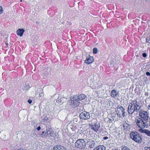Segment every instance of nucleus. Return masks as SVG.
<instances>
[{
  "label": "nucleus",
  "mask_w": 150,
  "mask_h": 150,
  "mask_svg": "<svg viewBox=\"0 0 150 150\" xmlns=\"http://www.w3.org/2000/svg\"><path fill=\"white\" fill-rule=\"evenodd\" d=\"M122 150H130L128 148L125 146H122L121 147Z\"/></svg>",
  "instance_id": "aec40b11"
},
{
  "label": "nucleus",
  "mask_w": 150,
  "mask_h": 150,
  "mask_svg": "<svg viewBox=\"0 0 150 150\" xmlns=\"http://www.w3.org/2000/svg\"><path fill=\"white\" fill-rule=\"evenodd\" d=\"M132 139L136 142L140 143L142 140V137L139 134L136 132H132Z\"/></svg>",
  "instance_id": "7ed1b4c3"
},
{
  "label": "nucleus",
  "mask_w": 150,
  "mask_h": 150,
  "mask_svg": "<svg viewBox=\"0 0 150 150\" xmlns=\"http://www.w3.org/2000/svg\"><path fill=\"white\" fill-rule=\"evenodd\" d=\"M50 11H48V12L49 13V12H50Z\"/></svg>",
  "instance_id": "58836bf2"
},
{
  "label": "nucleus",
  "mask_w": 150,
  "mask_h": 150,
  "mask_svg": "<svg viewBox=\"0 0 150 150\" xmlns=\"http://www.w3.org/2000/svg\"><path fill=\"white\" fill-rule=\"evenodd\" d=\"M129 137H130L131 138V132L129 134Z\"/></svg>",
  "instance_id": "e433bc0d"
},
{
  "label": "nucleus",
  "mask_w": 150,
  "mask_h": 150,
  "mask_svg": "<svg viewBox=\"0 0 150 150\" xmlns=\"http://www.w3.org/2000/svg\"><path fill=\"white\" fill-rule=\"evenodd\" d=\"M51 130H52L51 128H48L47 129H46V131H47V132H50V131Z\"/></svg>",
  "instance_id": "bb28decb"
},
{
  "label": "nucleus",
  "mask_w": 150,
  "mask_h": 150,
  "mask_svg": "<svg viewBox=\"0 0 150 150\" xmlns=\"http://www.w3.org/2000/svg\"><path fill=\"white\" fill-rule=\"evenodd\" d=\"M79 117L81 119L85 120L88 119L90 118V115L88 112H83L80 113Z\"/></svg>",
  "instance_id": "20e7f679"
},
{
  "label": "nucleus",
  "mask_w": 150,
  "mask_h": 150,
  "mask_svg": "<svg viewBox=\"0 0 150 150\" xmlns=\"http://www.w3.org/2000/svg\"><path fill=\"white\" fill-rule=\"evenodd\" d=\"M129 15H129V14L128 15V17L129 16Z\"/></svg>",
  "instance_id": "a19ab883"
},
{
  "label": "nucleus",
  "mask_w": 150,
  "mask_h": 150,
  "mask_svg": "<svg viewBox=\"0 0 150 150\" xmlns=\"http://www.w3.org/2000/svg\"><path fill=\"white\" fill-rule=\"evenodd\" d=\"M146 42L147 43H148L149 46L150 47V39L149 38H146Z\"/></svg>",
  "instance_id": "412c9836"
},
{
  "label": "nucleus",
  "mask_w": 150,
  "mask_h": 150,
  "mask_svg": "<svg viewBox=\"0 0 150 150\" xmlns=\"http://www.w3.org/2000/svg\"><path fill=\"white\" fill-rule=\"evenodd\" d=\"M139 115L144 120H148L149 117L148 113L147 111H141L139 113Z\"/></svg>",
  "instance_id": "423d86ee"
},
{
  "label": "nucleus",
  "mask_w": 150,
  "mask_h": 150,
  "mask_svg": "<svg viewBox=\"0 0 150 150\" xmlns=\"http://www.w3.org/2000/svg\"><path fill=\"white\" fill-rule=\"evenodd\" d=\"M115 150H117V149L116 150V149H115Z\"/></svg>",
  "instance_id": "79ce46f5"
},
{
  "label": "nucleus",
  "mask_w": 150,
  "mask_h": 150,
  "mask_svg": "<svg viewBox=\"0 0 150 150\" xmlns=\"http://www.w3.org/2000/svg\"><path fill=\"white\" fill-rule=\"evenodd\" d=\"M41 129V127H40V126H39L37 128V130H38V131H39Z\"/></svg>",
  "instance_id": "f704fd0d"
},
{
  "label": "nucleus",
  "mask_w": 150,
  "mask_h": 150,
  "mask_svg": "<svg viewBox=\"0 0 150 150\" xmlns=\"http://www.w3.org/2000/svg\"><path fill=\"white\" fill-rule=\"evenodd\" d=\"M72 99H74V107H76L79 105L80 103L78 101L79 100H77V99L76 98V96H73L72 98Z\"/></svg>",
  "instance_id": "ddd939ff"
},
{
  "label": "nucleus",
  "mask_w": 150,
  "mask_h": 150,
  "mask_svg": "<svg viewBox=\"0 0 150 150\" xmlns=\"http://www.w3.org/2000/svg\"><path fill=\"white\" fill-rule=\"evenodd\" d=\"M74 99H72V100H69V105H71L72 106H73L74 107Z\"/></svg>",
  "instance_id": "6ab92c4d"
},
{
  "label": "nucleus",
  "mask_w": 150,
  "mask_h": 150,
  "mask_svg": "<svg viewBox=\"0 0 150 150\" xmlns=\"http://www.w3.org/2000/svg\"><path fill=\"white\" fill-rule=\"evenodd\" d=\"M86 97V96L84 94H81L78 96H76V98L79 100H81L84 99Z\"/></svg>",
  "instance_id": "4468645a"
},
{
  "label": "nucleus",
  "mask_w": 150,
  "mask_h": 150,
  "mask_svg": "<svg viewBox=\"0 0 150 150\" xmlns=\"http://www.w3.org/2000/svg\"><path fill=\"white\" fill-rule=\"evenodd\" d=\"M90 127L94 131L97 132L100 127V125L99 123H96L94 125H91Z\"/></svg>",
  "instance_id": "6e6552de"
},
{
  "label": "nucleus",
  "mask_w": 150,
  "mask_h": 150,
  "mask_svg": "<svg viewBox=\"0 0 150 150\" xmlns=\"http://www.w3.org/2000/svg\"><path fill=\"white\" fill-rule=\"evenodd\" d=\"M128 125V124H127V123H126L125 124H124L123 125V127H124V129H127V130L128 129H127V127L126 128H125V125L126 126L127 125Z\"/></svg>",
  "instance_id": "cd10ccee"
},
{
  "label": "nucleus",
  "mask_w": 150,
  "mask_h": 150,
  "mask_svg": "<svg viewBox=\"0 0 150 150\" xmlns=\"http://www.w3.org/2000/svg\"><path fill=\"white\" fill-rule=\"evenodd\" d=\"M93 61V59L92 57L89 56L87 57L86 59L85 60V62L87 64H89Z\"/></svg>",
  "instance_id": "9b49d317"
},
{
  "label": "nucleus",
  "mask_w": 150,
  "mask_h": 150,
  "mask_svg": "<svg viewBox=\"0 0 150 150\" xmlns=\"http://www.w3.org/2000/svg\"><path fill=\"white\" fill-rule=\"evenodd\" d=\"M132 110L134 109V111L133 112H132V114L135 111L137 112L139 109L140 107L139 106V103H138L137 101L136 100H134L132 102Z\"/></svg>",
  "instance_id": "39448f33"
},
{
  "label": "nucleus",
  "mask_w": 150,
  "mask_h": 150,
  "mask_svg": "<svg viewBox=\"0 0 150 150\" xmlns=\"http://www.w3.org/2000/svg\"><path fill=\"white\" fill-rule=\"evenodd\" d=\"M28 102L29 104H31L32 102V100H31L29 99L28 100Z\"/></svg>",
  "instance_id": "2f4dec72"
},
{
  "label": "nucleus",
  "mask_w": 150,
  "mask_h": 150,
  "mask_svg": "<svg viewBox=\"0 0 150 150\" xmlns=\"http://www.w3.org/2000/svg\"><path fill=\"white\" fill-rule=\"evenodd\" d=\"M139 132L141 133H144L148 136L150 137V131L146 129H139Z\"/></svg>",
  "instance_id": "f8f14e48"
},
{
  "label": "nucleus",
  "mask_w": 150,
  "mask_h": 150,
  "mask_svg": "<svg viewBox=\"0 0 150 150\" xmlns=\"http://www.w3.org/2000/svg\"><path fill=\"white\" fill-rule=\"evenodd\" d=\"M115 111L118 117L123 116L124 117L125 116V109L120 105H119L117 107Z\"/></svg>",
  "instance_id": "f03ea898"
},
{
  "label": "nucleus",
  "mask_w": 150,
  "mask_h": 150,
  "mask_svg": "<svg viewBox=\"0 0 150 150\" xmlns=\"http://www.w3.org/2000/svg\"><path fill=\"white\" fill-rule=\"evenodd\" d=\"M52 150H67L66 148L64 146L60 145H57L54 146Z\"/></svg>",
  "instance_id": "9d476101"
},
{
  "label": "nucleus",
  "mask_w": 150,
  "mask_h": 150,
  "mask_svg": "<svg viewBox=\"0 0 150 150\" xmlns=\"http://www.w3.org/2000/svg\"><path fill=\"white\" fill-rule=\"evenodd\" d=\"M56 101H57V102L58 103H61V100L60 99L58 98L57 100H56Z\"/></svg>",
  "instance_id": "393cba45"
},
{
  "label": "nucleus",
  "mask_w": 150,
  "mask_h": 150,
  "mask_svg": "<svg viewBox=\"0 0 150 150\" xmlns=\"http://www.w3.org/2000/svg\"><path fill=\"white\" fill-rule=\"evenodd\" d=\"M76 147L81 149H84L86 146V144L84 140L83 139H79L77 140L75 143Z\"/></svg>",
  "instance_id": "f257e3e1"
},
{
  "label": "nucleus",
  "mask_w": 150,
  "mask_h": 150,
  "mask_svg": "<svg viewBox=\"0 0 150 150\" xmlns=\"http://www.w3.org/2000/svg\"><path fill=\"white\" fill-rule=\"evenodd\" d=\"M22 1V0H20V1H21V2Z\"/></svg>",
  "instance_id": "ea45409f"
},
{
  "label": "nucleus",
  "mask_w": 150,
  "mask_h": 150,
  "mask_svg": "<svg viewBox=\"0 0 150 150\" xmlns=\"http://www.w3.org/2000/svg\"><path fill=\"white\" fill-rule=\"evenodd\" d=\"M45 134L46 135V137H47L48 135V132H47V131H46V132L45 133Z\"/></svg>",
  "instance_id": "c9c22d12"
},
{
  "label": "nucleus",
  "mask_w": 150,
  "mask_h": 150,
  "mask_svg": "<svg viewBox=\"0 0 150 150\" xmlns=\"http://www.w3.org/2000/svg\"><path fill=\"white\" fill-rule=\"evenodd\" d=\"M97 49L96 48H94L93 49V53L96 54L97 53Z\"/></svg>",
  "instance_id": "5701e85b"
},
{
  "label": "nucleus",
  "mask_w": 150,
  "mask_h": 150,
  "mask_svg": "<svg viewBox=\"0 0 150 150\" xmlns=\"http://www.w3.org/2000/svg\"><path fill=\"white\" fill-rule=\"evenodd\" d=\"M45 132H42V133L40 134V136L42 138H45L47 137L46 135L45 134Z\"/></svg>",
  "instance_id": "4be33fe9"
},
{
  "label": "nucleus",
  "mask_w": 150,
  "mask_h": 150,
  "mask_svg": "<svg viewBox=\"0 0 150 150\" xmlns=\"http://www.w3.org/2000/svg\"><path fill=\"white\" fill-rule=\"evenodd\" d=\"M50 72V69L48 68H45L43 70V78L45 79L49 74Z\"/></svg>",
  "instance_id": "1a4fd4ad"
},
{
  "label": "nucleus",
  "mask_w": 150,
  "mask_h": 150,
  "mask_svg": "<svg viewBox=\"0 0 150 150\" xmlns=\"http://www.w3.org/2000/svg\"><path fill=\"white\" fill-rule=\"evenodd\" d=\"M128 111L129 110V109H130V110L131 109V105H130L129 104V106H128Z\"/></svg>",
  "instance_id": "473e14b6"
},
{
  "label": "nucleus",
  "mask_w": 150,
  "mask_h": 150,
  "mask_svg": "<svg viewBox=\"0 0 150 150\" xmlns=\"http://www.w3.org/2000/svg\"><path fill=\"white\" fill-rule=\"evenodd\" d=\"M17 150H23V149H22V148H21L20 149H19Z\"/></svg>",
  "instance_id": "4c0bfd02"
},
{
  "label": "nucleus",
  "mask_w": 150,
  "mask_h": 150,
  "mask_svg": "<svg viewBox=\"0 0 150 150\" xmlns=\"http://www.w3.org/2000/svg\"><path fill=\"white\" fill-rule=\"evenodd\" d=\"M3 9L2 7L0 6V14H1L3 12Z\"/></svg>",
  "instance_id": "b1692460"
},
{
  "label": "nucleus",
  "mask_w": 150,
  "mask_h": 150,
  "mask_svg": "<svg viewBox=\"0 0 150 150\" xmlns=\"http://www.w3.org/2000/svg\"><path fill=\"white\" fill-rule=\"evenodd\" d=\"M142 56L144 57H146L147 56V54L146 53H144L142 54Z\"/></svg>",
  "instance_id": "c85d7f7f"
},
{
  "label": "nucleus",
  "mask_w": 150,
  "mask_h": 150,
  "mask_svg": "<svg viewBox=\"0 0 150 150\" xmlns=\"http://www.w3.org/2000/svg\"><path fill=\"white\" fill-rule=\"evenodd\" d=\"M117 94L118 93L116 90H113L111 91V96L113 98H115L117 97Z\"/></svg>",
  "instance_id": "f3484780"
},
{
  "label": "nucleus",
  "mask_w": 150,
  "mask_h": 150,
  "mask_svg": "<svg viewBox=\"0 0 150 150\" xmlns=\"http://www.w3.org/2000/svg\"><path fill=\"white\" fill-rule=\"evenodd\" d=\"M146 74L147 76H150V73L149 72H147L146 73Z\"/></svg>",
  "instance_id": "72a5a7b5"
},
{
  "label": "nucleus",
  "mask_w": 150,
  "mask_h": 150,
  "mask_svg": "<svg viewBox=\"0 0 150 150\" xmlns=\"http://www.w3.org/2000/svg\"><path fill=\"white\" fill-rule=\"evenodd\" d=\"M145 127L146 126H150V122L148 120H144Z\"/></svg>",
  "instance_id": "a211bd4d"
},
{
  "label": "nucleus",
  "mask_w": 150,
  "mask_h": 150,
  "mask_svg": "<svg viewBox=\"0 0 150 150\" xmlns=\"http://www.w3.org/2000/svg\"><path fill=\"white\" fill-rule=\"evenodd\" d=\"M108 138L107 137H105L103 138V139L104 140H106V139H108Z\"/></svg>",
  "instance_id": "7c9ffc66"
},
{
  "label": "nucleus",
  "mask_w": 150,
  "mask_h": 150,
  "mask_svg": "<svg viewBox=\"0 0 150 150\" xmlns=\"http://www.w3.org/2000/svg\"><path fill=\"white\" fill-rule=\"evenodd\" d=\"M24 31L25 30L23 29H19L17 30L16 33L18 35L21 36L23 35Z\"/></svg>",
  "instance_id": "2eb2a0df"
},
{
  "label": "nucleus",
  "mask_w": 150,
  "mask_h": 150,
  "mask_svg": "<svg viewBox=\"0 0 150 150\" xmlns=\"http://www.w3.org/2000/svg\"><path fill=\"white\" fill-rule=\"evenodd\" d=\"M93 150H106V148L103 145H99L95 148Z\"/></svg>",
  "instance_id": "dca6fc26"
},
{
  "label": "nucleus",
  "mask_w": 150,
  "mask_h": 150,
  "mask_svg": "<svg viewBox=\"0 0 150 150\" xmlns=\"http://www.w3.org/2000/svg\"><path fill=\"white\" fill-rule=\"evenodd\" d=\"M144 121L142 119L140 120H137L136 122V124L141 129L144 128L145 127Z\"/></svg>",
  "instance_id": "0eeeda50"
},
{
  "label": "nucleus",
  "mask_w": 150,
  "mask_h": 150,
  "mask_svg": "<svg viewBox=\"0 0 150 150\" xmlns=\"http://www.w3.org/2000/svg\"><path fill=\"white\" fill-rule=\"evenodd\" d=\"M145 150H150V147H145Z\"/></svg>",
  "instance_id": "c756f323"
},
{
  "label": "nucleus",
  "mask_w": 150,
  "mask_h": 150,
  "mask_svg": "<svg viewBox=\"0 0 150 150\" xmlns=\"http://www.w3.org/2000/svg\"><path fill=\"white\" fill-rule=\"evenodd\" d=\"M43 96V92H41L39 94V98H40L42 97Z\"/></svg>",
  "instance_id": "a878e982"
}]
</instances>
